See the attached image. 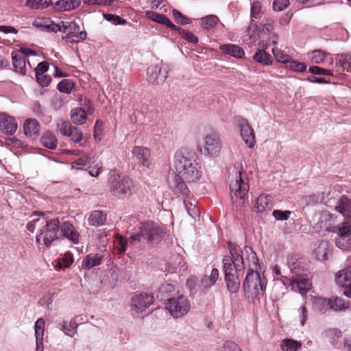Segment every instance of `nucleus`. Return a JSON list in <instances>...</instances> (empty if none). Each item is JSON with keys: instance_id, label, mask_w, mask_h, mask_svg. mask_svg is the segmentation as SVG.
Instances as JSON below:
<instances>
[{"instance_id": "obj_1", "label": "nucleus", "mask_w": 351, "mask_h": 351, "mask_svg": "<svg viewBox=\"0 0 351 351\" xmlns=\"http://www.w3.org/2000/svg\"><path fill=\"white\" fill-rule=\"evenodd\" d=\"M173 164L177 174L169 179V185L176 194L187 195L189 189L184 182H195L202 176L197 156L192 152L180 149L174 154Z\"/></svg>"}, {"instance_id": "obj_2", "label": "nucleus", "mask_w": 351, "mask_h": 351, "mask_svg": "<svg viewBox=\"0 0 351 351\" xmlns=\"http://www.w3.org/2000/svg\"><path fill=\"white\" fill-rule=\"evenodd\" d=\"M249 189L247 173L240 170L237 171L234 178L230 183L231 199L236 207L241 208L245 205Z\"/></svg>"}, {"instance_id": "obj_3", "label": "nucleus", "mask_w": 351, "mask_h": 351, "mask_svg": "<svg viewBox=\"0 0 351 351\" xmlns=\"http://www.w3.org/2000/svg\"><path fill=\"white\" fill-rule=\"evenodd\" d=\"M266 286L265 278H261L258 270L247 271L243 285L244 294L247 298L253 300L263 293Z\"/></svg>"}, {"instance_id": "obj_4", "label": "nucleus", "mask_w": 351, "mask_h": 351, "mask_svg": "<svg viewBox=\"0 0 351 351\" xmlns=\"http://www.w3.org/2000/svg\"><path fill=\"white\" fill-rule=\"evenodd\" d=\"M110 191L118 197L130 196L134 192L132 180L126 176L112 175L109 180Z\"/></svg>"}, {"instance_id": "obj_5", "label": "nucleus", "mask_w": 351, "mask_h": 351, "mask_svg": "<svg viewBox=\"0 0 351 351\" xmlns=\"http://www.w3.org/2000/svg\"><path fill=\"white\" fill-rule=\"evenodd\" d=\"M45 223L36 235V243L39 248L50 246L58 239V232L60 230V221L57 218L48 221L45 219Z\"/></svg>"}, {"instance_id": "obj_6", "label": "nucleus", "mask_w": 351, "mask_h": 351, "mask_svg": "<svg viewBox=\"0 0 351 351\" xmlns=\"http://www.w3.org/2000/svg\"><path fill=\"white\" fill-rule=\"evenodd\" d=\"M139 229L143 239L152 243H159L167 234L166 226L153 221L142 222Z\"/></svg>"}, {"instance_id": "obj_7", "label": "nucleus", "mask_w": 351, "mask_h": 351, "mask_svg": "<svg viewBox=\"0 0 351 351\" xmlns=\"http://www.w3.org/2000/svg\"><path fill=\"white\" fill-rule=\"evenodd\" d=\"M166 309L172 317L181 318L189 312L191 303L183 294H177L176 296L167 299Z\"/></svg>"}, {"instance_id": "obj_8", "label": "nucleus", "mask_w": 351, "mask_h": 351, "mask_svg": "<svg viewBox=\"0 0 351 351\" xmlns=\"http://www.w3.org/2000/svg\"><path fill=\"white\" fill-rule=\"evenodd\" d=\"M332 232L337 234L335 244L337 247L347 251H351V226L348 222L341 223L332 228Z\"/></svg>"}, {"instance_id": "obj_9", "label": "nucleus", "mask_w": 351, "mask_h": 351, "mask_svg": "<svg viewBox=\"0 0 351 351\" xmlns=\"http://www.w3.org/2000/svg\"><path fill=\"white\" fill-rule=\"evenodd\" d=\"M236 124L245 143L248 147L252 148L255 145V134L248 121L246 119L238 117L236 119Z\"/></svg>"}, {"instance_id": "obj_10", "label": "nucleus", "mask_w": 351, "mask_h": 351, "mask_svg": "<svg viewBox=\"0 0 351 351\" xmlns=\"http://www.w3.org/2000/svg\"><path fill=\"white\" fill-rule=\"evenodd\" d=\"M204 149L205 153L210 157H217L219 155L222 143L218 134L213 133L204 138Z\"/></svg>"}, {"instance_id": "obj_11", "label": "nucleus", "mask_w": 351, "mask_h": 351, "mask_svg": "<svg viewBox=\"0 0 351 351\" xmlns=\"http://www.w3.org/2000/svg\"><path fill=\"white\" fill-rule=\"evenodd\" d=\"M230 256H225L223 259V269L225 267L230 265L228 267L234 269L237 271H240L245 267L244 255L241 254L234 248H230Z\"/></svg>"}, {"instance_id": "obj_12", "label": "nucleus", "mask_w": 351, "mask_h": 351, "mask_svg": "<svg viewBox=\"0 0 351 351\" xmlns=\"http://www.w3.org/2000/svg\"><path fill=\"white\" fill-rule=\"evenodd\" d=\"M335 282L339 286L346 288L344 294L351 298V265L337 272Z\"/></svg>"}, {"instance_id": "obj_13", "label": "nucleus", "mask_w": 351, "mask_h": 351, "mask_svg": "<svg viewBox=\"0 0 351 351\" xmlns=\"http://www.w3.org/2000/svg\"><path fill=\"white\" fill-rule=\"evenodd\" d=\"M223 269L226 286L230 293H235L239 291L241 285L239 271H236L234 269L229 268L230 265L228 264Z\"/></svg>"}, {"instance_id": "obj_14", "label": "nucleus", "mask_w": 351, "mask_h": 351, "mask_svg": "<svg viewBox=\"0 0 351 351\" xmlns=\"http://www.w3.org/2000/svg\"><path fill=\"white\" fill-rule=\"evenodd\" d=\"M67 29L71 30L66 36L67 41L71 43H78L86 38V32L80 31V26L75 21L69 23L68 25H63L61 32L66 33Z\"/></svg>"}, {"instance_id": "obj_15", "label": "nucleus", "mask_w": 351, "mask_h": 351, "mask_svg": "<svg viewBox=\"0 0 351 351\" xmlns=\"http://www.w3.org/2000/svg\"><path fill=\"white\" fill-rule=\"evenodd\" d=\"M168 72L166 69L152 65L147 69V80L155 85L162 84L167 79Z\"/></svg>"}, {"instance_id": "obj_16", "label": "nucleus", "mask_w": 351, "mask_h": 351, "mask_svg": "<svg viewBox=\"0 0 351 351\" xmlns=\"http://www.w3.org/2000/svg\"><path fill=\"white\" fill-rule=\"evenodd\" d=\"M332 252V245L326 240L316 241L313 243V253L318 260H328Z\"/></svg>"}, {"instance_id": "obj_17", "label": "nucleus", "mask_w": 351, "mask_h": 351, "mask_svg": "<svg viewBox=\"0 0 351 351\" xmlns=\"http://www.w3.org/2000/svg\"><path fill=\"white\" fill-rule=\"evenodd\" d=\"M154 301V296L148 293L135 295L132 299V306L137 313L143 312Z\"/></svg>"}, {"instance_id": "obj_18", "label": "nucleus", "mask_w": 351, "mask_h": 351, "mask_svg": "<svg viewBox=\"0 0 351 351\" xmlns=\"http://www.w3.org/2000/svg\"><path fill=\"white\" fill-rule=\"evenodd\" d=\"M60 230L66 239L73 243L77 244L80 242V234L76 228L69 221H64L60 224Z\"/></svg>"}, {"instance_id": "obj_19", "label": "nucleus", "mask_w": 351, "mask_h": 351, "mask_svg": "<svg viewBox=\"0 0 351 351\" xmlns=\"http://www.w3.org/2000/svg\"><path fill=\"white\" fill-rule=\"evenodd\" d=\"M290 285L294 291H299L301 295L306 294L312 287L308 278L301 275L293 276Z\"/></svg>"}, {"instance_id": "obj_20", "label": "nucleus", "mask_w": 351, "mask_h": 351, "mask_svg": "<svg viewBox=\"0 0 351 351\" xmlns=\"http://www.w3.org/2000/svg\"><path fill=\"white\" fill-rule=\"evenodd\" d=\"M242 253L244 255L245 265L249 267L248 271L252 270L256 271L260 269L258 258L252 247L245 246Z\"/></svg>"}, {"instance_id": "obj_21", "label": "nucleus", "mask_w": 351, "mask_h": 351, "mask_svg": "<svg viewBox=\"0 0 351 351\" xmlns=\"http://www.w3.org/2000/svg\"><path fill=\"white\" fill-rule=\"evenodd\" d=\"M17 129L15 119L5 114H0V130L8 134H13Z\"/></svg>"}, {"instance_id": "obj_22", "label": "nucleus", "mask_w": 351, "mask_h": 351, "mask_svg": "<svg viewBox=\"0 0 351 351\" xmlns=\"http://www.w3.org/2000/svg\"><path fill=\"white\" fill-rule=\"evenodd\" d=\"M177 294H180L177 284L165 282L160 287L157 298H160V300H164L166 298L168 299L172 296H176Z\"/></svg>"}, {"instance_id": "obj_23", "label": "nucleus", "mask_w": 351, "mask_h": 351, "mask_svg": "<svg viewBox=\"0 0 351 351\" xmlns=\"http://www.w3.org/2000/svg\"><path fill=\"white\" fill-rule=\"evenodd\" d=\"M132 154L136 156L137 160L143 166L149 168L151 165L150 151L145 147L136 146L132 149Z\"/></svg>"}, {"instance_id": "obj_24", "label": "nucleus", "mask_w": 351, "mask_h": 351, "mask_svg": "<svg viewBox=\"0 0 351 351\" xmlns=\"http://www.w3.org/2000/svg\"><path fill=\"white\" fill-rule=\"evenodd\" d=\"M81 4L80 0H58L53 5L56 12H70L75 10Z\"/></svg>"}, {"instance_id": "obj_25", "label": "nucleus", "mask_w": 351, "mask_h": 351, "mask_svg": "<svg viewBox=\"0 0 351 351\" xmlns=\"http://www.w3.org/2000/svg\"><path fill=\"white\" fill-rule=\"evenodd\" d=\"M145 16L149 19L152 20L153 21H156L160 24L165 25L167 27L171 28L172 29H177V27L173 25L169 18H167L164 14H158L157 12L147 10L145 12Z\"/></svg>"}, {"instance_id": "obj_26", "label": "nucleus", "mask_w": 351, "mask_h": 351, "mask_svg": "<svg viewBox=\"0 0 351 351\" xmlns=\"http://www.w3.org/2000/svg\"><path fill=\"white\" fill-rule=\"evenodd\" d=\"M335 210L346 219L350 220L351 217V200L345 196L341 197L335 206Z\"/></svg>"}, {"instance_id": "obj_27", "label": "nucleus", "mask_w": 351, "mask_h": 351, "mask_svg": "<svg viewBox=\"0 0 351 351\" xmlns=\"http://www.w3.org/2000/svg\"><path fill=\"white\" fill-rule=\"evenodd\" d=\"M24 133L27 136L32 137L39 134L40 125L35 119H27L23 123Z\"/></svg>"}, {"instance_id": "obj_28", "label": "nucleus", "mask_w": 351, "mask_h": 351, "mask_svg": "<svg viewBox=\"0 0 351 351\" xmlns=\"http://www.w3.org/2000/svg\"><path fill=\"white\" fill-rule=\"evenodd\" d=\"M103 258V256L100 254H88L83 259L81 267L84 269L89 270L95 266L99 265L101 263Z\"/></svg>"}, {"instance_id": "obj_29", "label": "nucleus", "mask_w": 351, "mask_h": 351, "mask_svg": "<svg viewBox=\"0 0 351 351\" xmlns=\"http://www.w3.org/2000/svg\"><path fill=\"white\" fill-rule=\"evenodd\" d=\"M219 271L216 268H213L210 273L205 274L201 279L200 286L205 289H210L214 286L219 279Z\"/></svg>"}, {"instance_id": "obj_30", "label": "nucleus", "mask_w": 351, "mask_h": 351, "mask_svg": "<svg viewBox=\"0 0 351 351\" xmlns=\"http://www.w3.org/2000/svg\"><path fill=\"white\" fill-rule=\"evenodd\" d=\"M12 64L16 72L25 75L26 73L25 60L22 53L14 51L12 53Z\"/></svg>"}, {"instance_id": "obj_31", "label": "nucleus", "mask_w": 351, "mask_h": 351, "mask_svg": "<svg viewBox=\"0 0 351 351\" xmlns=\"http://www.w3.org/2000/svg\"><path fill=\"white\" fill-rule=\"evenodd\" d=\"M106 213L101 210H93L90 213L88 223L91 226H101L106 221Z\"/></svg>"}, {"instance_id": "obj_32", "label": "nucleus", "mask_w": 351, "mask_h": 351, "mask_svg": "<svg viewBox=\"0 0 351 351\" xmlns=\"http://www.w3.org/2000/svg\"><path fill=\"white\" fill-rule=\"evenodd\" d=\"M78 324L75 319H71L70 321H64L58 324V328L63 331L64 335L73 337L77 332Z\"/></svg>"}, {"instance_id": "obj_33", "label": "nucleus", "mask_w": 351, "mask_h": 351, "mask_svg": "<svg viewBox=\"0 0 351 351\" xmlns=\"http://www.w3.org/2000/svg\"><path fill=\"white\" fill-rule=\"evenodd\" d=\"M219 49L226 54L236 58H242L245 55L244 50L239 46L233 44H225L219 47Z\"/></svg>"}, {"instance_id": "obj_34", "label": "nucleus", "mask_w": 351, "mask_h": 351, "mask_svg": "<svg viewBox=\"0 0 351 351\" xmlns=\"http://www.w3.org/2000/svg\"><path fill=\"white\" fill-rule=\"evenodd\" d=\"M33 25L43 30L52 32H58L62 31V27L60 25L56 24L51 21H36L33 23Z\"/></svg>"}, {"instance_id": "obj_35", "label": "nucleus", "mask_w": 351, "mask_h": 351, "mask_svg": "<svg viewBox=\"0 0 351 351\" xmlns=\"http://www.w3.org/2000/svg\"><path fill=\"white\" fill-rule=\"evenodd\" d=\"M272 206V199L270 195L263 194L257 198L256 208L258 212H263L266 209H271Z\"/></svg>"}, {"instance_id": "obj_36", "label": "nucleus", "mask_w": 351, "mask_h": 351, "mask_svg": "<svg viewBox=\"0 0 351 351\" xmlns=\"http://www.w3.org/2000/svg\"><path fill=\"white\" fill-rule=\"evenodd\" d=\"M330 308L335 311H343L349 308L350 302L341 298L334 297L329 299Z\"/></svg>"}, {"instance_id": "obj_37", "label": "nucleus", "mask_w": 351, "mask_h": 351, "mask_svg": "<svg viewBox=\"0 0 351 351\" xmlns=\"http://www.w3.org/2000/svg\"><path fill=\"white\" fill-rule=\"evenodd\" d=\"M71 119L74 124L82 125L87 119L86 113L82 108H74L71 111Z\"/></svg>"}, {"instance_id": "obj_38", "label": "nucleus", "mask_w": 351, "mask_h": 351, "mask_svg": "<svg viewBox=\"0 0 351 351\" xmlns=\"http://www.w3.org/2000/svg\"><path fill=\"white\" fill-rule=\"evenodd\" d=\"M313 307L315 312L324 314L330 308L329 299L315 298L313 302Z\"/></svg>"}, {"instance_id": "obj_39", "label": "nucleus", "mask_w": 351, "mask_h": 351, "mask_svg": "<svg viewBox=\"0 0 351 351\" xmlns=\"http://www.w3.org/2000/svg\"><path fill=\"white\" fill-rule=\"evenodd\" d=\"M41 143L45 147L51 149H55L57 147L58 140L54 134L47 132L42 136Z\"/></svg>"}, {"instance_id": "obj_40", "label": "nucleus", "mask_w": 351, "mask_h": 351, "mask_svg": "<svg viewBox=\"0 0 351 351\" xmlns=\"http://www.w3.org/2000/svg\"><path fill=\"white\" fill-rule=\"evenodd\" d=\"M253 59L263 65H270L272 64V57L263 49H258L253 56Z\"/></svg>"}, {"instance_id": "obj_41", "label": "nucleus", "mask_w": 351, "mask_h": 351, "mask_svg": "<svg viewBox=\"0 0 351 351\" xmlns=\"http://www.w3.org/2000/svg\"><path fill=\"white\" fill-rule=\"evenodd\" d=\"M201 26L206 29H212L219 23V19L216 15L210 14L201 18Z\"/></svg>"}, {"instance_id": "obj_42", "label": "nucleus", "mask_w": 351, "mask_h": 351, "mask_svg": "<svg viewBox=\"0 0 351 351\" xmlns=\"http://www.w3.org/2000/svg\"><path fill=\"white\" fill-rule=\"evenodd\" d=\"M302 347V343L291 339H285L280 343L283 351H297Z\"/></svg>"}, {"instance_id": "obj_43", "label": "nucleus", "mask_w": 351, "mask_h": 351, "mask_svg": "<svg viewBox=\"0 0 351 351\" xmlns=\"http://www.w3.org/2000/svg\"><path fill=\"white\" fill-rule=\"evenodd\" d=\"M336 66L351 71V56L338 55L336 58Z\"/></svg>"}, {"instance_id": "obj_44", "label": "nucleus", "mask_w": 351, "mask_h": 351, "mask_svg": "<svg viewBox=\"0 0 351 351\" xmlns=\"http://www.w3.org/2000/svg\"><path fill=\"white\" fill-rule=\"evenodd\" d=\"M50 1L47 0H27L25 5L31 9L43 10L49 6Z\"/></svg>"}, {"instance_id": "obj_45", "label": "nucleus", "mask_w": 351, "mask_h": 351, "mask_svg": "<svg viewBox=\"0 0 351 351\" xmlns=\"http://www.w3.org/2000/svg\"><path fill=\"white\" fill-rule=\"evenodd\" d=\"M58 129L59 132L64 136H69L72 134V131L75 127L66 121L59 120L57 123Z\"/></svg>"}, {"instance_id": "obj_46", "label": "nucleus", "mask_w": 351, "mask_h": 351, "mask_svg": "<svg viewBox=\"0 0 351 351\" xmlns=\"http://www.w3.org/2000/svg\"><path fill=\"white\" fill-rule=\"evenodd\" d=\"M184 204L187 210L188 214L193 218H195L199 215V209L197 208L195 200H184Z\"/></svg>"}, {"instance_id": "obj_47", "label": "nucleus", "mask_w": 351, "mask_h": 351, "mask_svg": "<svg viewBox=\"0 0 351 351\" xmlns=\"http://www.w3.org/2000/svg\"><path fill=\"white\" fill-rule=\"evenodd\" d=\"M329 54L320 50H314L310 54L311 61L315 64L322 63Z\"/></svg>"}, {"instance_id": "obj_48", "label": "nucleus", "mask_w": 351, "mask_h": 351, "mask_svg": "<svg viewBox=\"0 0 351 351\" xmlns=\"http://www.w3.org/2000/svg\"><path fill=\"white\" fill-rule=\"evenodd\" d=\"M45 322L44 319L39 318L35 323L34 330L36 339H43Z\"/></svg>"}, {"instance_id": "obj_49", "label": "nucleus", "mask_w": 351, "mask_h": 351, "mask_svg": "<svg viewBox=\"0 0 351 351\" xmlns=\"http://www.w3.org/2000/svg\"><path fill=\"white\" fill-rule=\"evenodd\" d=\"M286 67L295 72H303L306 69L304 63L293 60L292 58L288 61Z\"/></svg>"}, {"instance_id": "obj_50", "label": "nucleus", "mask_w": 351, "mask_h": 351, "mask_svg": "<svg viewBox=\"0 0 351 351\" xmlns=\"http://www.w3.org/2000/svg\"><path fill=\"white\" fill-rule=\"evenodd\" d=\"M272 53L278 62L285 64H287L288 61L291 58L288 54L280 49H273Z\"/></svg>"}, {"instance_id": "obj_51", "label": "nucleus", "mask_w": 351, "mask_h": 351, "mask_svg": "<svg viewBox=\"0 0 351 351\" xmlns=\"http://www.w3.org/2000/svg\"><path fill=\"white\" fill-rule=\"evenodd\" d=\"M90 163V159L88 156H83L73 161L71 164L72 168L82 169L83 167Z\"/></svg>"}, {"instance_id": "obj_52", "label": "nucleus", "mask_w": 351, "mask_h": 351, "mask_svg": "<svg viewBox=\"0 0 351 351\" xmlns=\"http://www.w3.org/2000/svg\"><path fill=\"white\" fill-rule=\"evenodd\" d=\"M104 18L113 25H125L127 23L126 20L120 17L118 15L112 14H104Z\"/></svg>"}, {"instance_id": "obj_53", "label": "nucleus", "mask_w": 351, "mask_h": 351, "mask_svg": "<svg viewBox=\"0 0 351 351\" xmlns=\"http://www.w3.org/2000/svg\"><path fill=\"white\" fill-rule=\"evenodd\" d=\"M287 264L291 272L295 274L296 276L300 275V262L298 261L296 257H289L288 259Z\"/></svg>"}, {"instance_id": "obj_54", "label": "nucleus", "mask_w": 351, "mask_h": 351, "mask_svg": "<svg viewBox=\"0 0 351 351\" xmlns=\"http://www.w3.org/2000/svg\"><path fill=\"white\" fill-rule=\"evenodd\" d=\"M117 245L116 246V249L117 250L118 254H122L125 252L126 250V247L128 243V241L126 239V238L121 235H117Z\"/></svg>"}, {"instance_id": "obj_55", "label": "nucleus", "mask_w": 351, "mask_h": 351, "mask_svg": "<svg viewBox=\"0 0 351 351\" xmlns=\"http://www.w3.org/2000/svg\"><path fill=\"white\" fill-rule=\"evenodd\" d=\"M176 29H178L180 32L182 38L186 39V40L194 44L198 43V38L196 36H195V34H193L192 32L184 30L180 27L177 28Z\"/></svg>"}, {"instance_id": "obj_56", "label": "nucleus", "mask_w": 351, "mask_h": 351, "mask_svg": "<svg viewBox=\"0 0 351 351\" xmlns=\"http://www.w3.org/2000/svg\"><path fill=\"white\" fill-rule=\"evenodd\" d=\"M73 87V84L69 80H62L58 85V90L62 93H69Z\"/></svg>"}, {"instance_id": "obj_57", "label": "nucleus", "mask_w": 351, "mask_h": 351, "mask_svg": "<svg viewBox=\"0 0 351 351\" xmlns=\"http://www.w3.org/2000/svg\"><path fill=\"white\" fill-rule=\"evenodd\" d=\"M291 214L289 210H274L272 215L276 220L285 221L289 218Z\"/></svg>"}, {"instance_id": "obj_58", "label": "nucleus", "mask_w": 351, "mask_h": 351, "mask_svg": "<svg viewBox=\"0 0 351 351\" xmlns=\"http://www.w3.org/2000/svg\"><path fill=\"white\" fill-rule=\"evenodd\" d=\"M261 3L258 1H254L250 9L252 16L255 19H260L261 16Z\"/></svg>"}, {"instance_id": "obj_59", "label": "nucleus", "mask_w": 351, "mask_h": 351, "mask_svg": "<svg viewBox=\"0 0 351 351\" xmlns=\"http://www.w3.org/2000/svg\"><path fill=\"white\" fill-rule=\"evenodd\" d=\"M73 262L72 254L69 252L66 253L62 258L58 262L60 267H69Z\"/></svg>"}, {"instance_id": "obj_60", "label": "nucleus", "mask_w": 351, "mask_h": 351, "mask_svg": "<svg viewBox=\"0 0 351 351\" xmlns=\"http://www.w3.org/2000/svg\"><path fill=\"white\" fill-rule=\"evenodd\" d=\"M289 5V0H274L273 8L275 11L280 12L285 10Z\"/></svg>"}, {"instance_id": "obj_61", "label": "nucleus", "mask_w": 351, "mask_h": 351, "mask_svg": "<svg viewBox=\"0 0 351 351\" xmlns=\"http://www.w3.org/2000/svg\"><path fill=\"white\" fill-rule=\"evenodd\" d=\"M309 72L315 75H332V72L331 70L322 69L316 66H311L309 68Z\"/></svg>"}, {"instance_id": "obj_62", "label": "nucleus", "mask_w": 351, "mask_h": 351, "mask_svg": "<svg viewBox=\"0 0 351 351\" xmlns=\"http://www.w3.org/2000/svg\"><path fill=\"white\" fill-rule=\"evenodd\" d=\"M36 77L38 83L42 86H47L51 81L49 75L44 74H36Z\"/></svg>"}, {"instance_id": "obj_63", "label": "nucleus", "mask_w": 351, "mask_h": 351, "mask_svg": "<svg viewBox=\"0 0 351 351\" xmlns=\"http://www.w3.org/2000/svg\"><path fill=\"white\" fill-rule=\"evenodd\" d=\"M221 351H241V350L236 343L227 341L223 343Z\"/></svg>"}, {"instance_id": "obj_64", "label": "nucleus", "mask_w": 351, "mask_h": 351, "mask_svg": "<svg viewBox=\"0 0 351 351\" xmlns=\"http://www.w3.org/2000/svg\"><path fill=\"white\" fill-rule=\"evenodd\" d=\"M172 14L177 22L183 25L189 23V19L184 16L180 11L173 10Z\"/></svg>"}]
</instances>
